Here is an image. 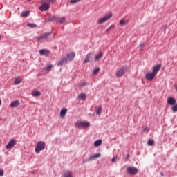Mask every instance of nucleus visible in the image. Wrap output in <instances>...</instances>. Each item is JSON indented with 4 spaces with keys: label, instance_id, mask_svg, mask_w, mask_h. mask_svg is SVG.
I'll list each match as a JSON object with an SVG mask.
<instances>
[{
    "label": "nucleus",
    "instance_id": "f257e3e1",
    "mask_svg": "<svg viewBox=\"0 0 177 177\" xmlns=\"http://www.w3.org/2000/svg\"><path fill=\"white\" fill-rule=\"evenodd\" d=\"M75 57V53H69L65 55L61 60L57 63V66H64V64H67L68 62H72Z\"/></svg>",
    "mask_w": 177,
    "mask_h": 177
},
{
    "label": "nucleus",
    "instance_id": "f03ea898",
    "mask_svg": "<svg viewBox=\"0 0 177 177\" xmlns=\"http://www.w3.org/2000/svg\"><path fill=\"white\" fill-rule=\"evenodd\" d=\"M76 127L79 129L81 128H89L91 127V123L89 122H82V121H78L76 124Z\"/></svg>",
    "mask_w": 177,
    "mask_h": 177
},
{
    "label": "nucleus",
    "instance_id": "7ed1b4c3",
    "mask_svg": "<svg viewBox=\"0 0 177 177\" xmlns=\"http://www.w3.org/2000/svg\"><path fill=\"white\" fill-rule=\"evenodd\" d=\"M127 172L129 175L135 176L138 174V168L135 167H129L127 169Z\"/></svg>",
    "mask_w": 177,
    "mask_h": 177
},
{
    "label": "nucleus",
    "instance_id": "20e7f679",
    "mask_svg": "<svg viewBox=\"0 0 177 177\" xmlns=\"http://www.w3.org/2000/svg\"><path fill=\"white\" fill-rule=\"evenodd\" d=\"M45 149V143L44 142H37L35 147V153H38L39 151L44 150Z\"/></svg>",
    "mask_w": 177,
    "mask_h": 177
},
{
    "label": "nucleus",
    "instance_id": "39448f33",
    "mask_svg": "<svg viewBox=\"0 0 177 177\" xmlns=\"http://www.w3.org/2000/svg\"><path fill=\"white\" fill-rule=\"evenodd\" d=\"M111 17H113V14L111 13L105 15L102 18H100L98 19V24H103V23H106V21H107V20H109V19H111Z\"/></svg>",
    "mask_w": 177,
    "mask_h": 177
},
{
    "label": "nucleus",
    "instance_id": "423d86ee",
    "mask_svg": "<svg viewBox=\"0 0 177 177\" xmlns=\"http://www.w3.org/2000/svg\"><path fill=\"white\" fill-rule=\"evenodd\" d=\"M125 70H127V66H122L116 72V77H118V78L122 77V75L125 74Z\"/></svg>",
    "mask_w": 177,
    "mask_h": 177
},
{
    "label": "nucleus",
    "instance_id": "0eeeda50",
    "mask_svg": "<svg viewBox=\"0 0 177 177\" xmlns=\"http://www.w3.org/2000/svg\"><path fill=\"white\" fill-rule=\"evenodd\" d=\"M17 143V141L15 139H11L8 144L6 146V149H13L15 147V145Z\"/></svg>",
    "mask_w": 177,
    "mask_h": 177
},
{
    "label": "nucleus",
    "instance_id": "6e6552de",
    "mask_svg": "<svg viewBox=\"0 0 177 177\" xmlns=\"http://www.w3.org/2000/svg\"><path fill=\"white\" fill-rule=\"evenodd\" d=\"M56 0H45V10H49L50 8V3H55Z\"/></svg>",
    "mask_w": 177,
    "mask_h": 177
},
{
    "label": "nucleus",
    "instance_id": "1a4fd4ad",
    "mask_svg": "<svg viewBox=\"0 0 177 177\" xmlns=\"http://www.w3.org/2000/svg\"><path fill=\"white\" fill-rule=\"evenodd\" d=\"M156 75L155 73H153V72L148 73L145 74V78L148 81H152L153 79L156 77Z\"/></svg>",
    "mask_w": 177,
    "mask_h": 177
},
{
    "label": "nucleus",
    "instance_id": "9d476101",
    "mask_svg": "<svg viewBox=\"0 0 177 177\" xmlns=\"http://www.w3.org/2000/svg\"><path fill=\"white\" fill-rule=\"evenodd\" d=\"M102 156V154L100 153H96L93 156H91L88 159L87 161H92L93 160H96V158H99Z\"/></svg>",
    "mask_w": 177,
    "mask_h": 177
},
{
    "label": "nucleus",
    "instance_id": "9b49d317",
    "mask_svg": "<svg viewBox=\"0 0 177 177\" xmlns=\"http://www.w3.org/2000/svg\"><path fill=\"white\" fill-rule=\"evenodd\" d=\"M167 103L168 104H170V106H174L176 103V100L172 97H170L167 99Z\"/></svg>",
    "mask_w": 177,
    "mask_h": 177
},
{
    "label": "nucleus",
    "instance_id": "f8f14e48",
    "mask_svg": "<svg viewBox=\"0 0 177 177\" xmlns=\"http://www.w3.org/2000/svg\"><path fill=\"white\" fill-rule=\"evenodd\" d=\"M161 68V65H156L153 67L152 73L157 75V73L160 71V69Z\"/></svg>",
    "mask_w": 177,
    "mask_h": 177
},
{
    "label": "nucleus",
    "instance_id": "ddd939ff",
    "mask_svg": "<svg viewBox=\"0 0 177 177\" xmlns=\"http://www.w3.org/2000/svg\"><path fill=\"white\" fill-rule=\"evenodd\" d=\"M92 55H93V53H88L86 55V58L84 60V63H89V60H91V57H92Z\"/></svg>",
    "mask_w": 177,
    "mask_h": 177
},
{
    "label": "nucleus",
    "instance_id": "4468645a",
    "mask_svg": "<svg viewBox=\"0 0 177 177\" xmlns=\"http://www.w3.org/2000/svg\"><path fill=\"white\" fill-rule=\"evenodd\" d=\"M20 104V101L19 100H17L15 101H13L10 104V107H17Z\"/></svg>",
    "mask_w": 177,
    "mask_h": 177
},
{
    "label": "nucleus",
    "instance_id": "2eb2a0df",
    "mask_svg": "<svg viewBox=\"0 0 177 177\" xmlns=\"http://www.w3.org/2000/svg\"><path fill=\"white\" fill-rule=\"evenodd\" d=\"M86 99V95H85V93H80L77 97V100L79 101L85 100Z\"/></svg>",
    "mask_w": 177,
    "mask_h": 177
},
{
    "label": "nucleus",
    "instance_id": "dca6fc26",
    "mask_svg": "<svg viewBox=\"0 0 177 177\" xmlns=\"http://www.w3.org/2000/svg\"><path fill=\"white\" fill-rule=\"evenodd\" d=\"M32 96H34L35 97H37L38 96H41V92L37 90H33L32 91Z\"/></svg>",
    "mask_w": 177,
    "mask_h": 177
},
{
    "label": "nucleus",
    "instance_id": "f3484780",
    "mask_svg": "<svg viewBox=\"0 0 177 177\" xmlns=\"http://www.w3.org/2000/svg\"><path fill=\"white\" fill-rule=\"evenodd\" d=\"M66 114H67V109H63L60 111V117H66Z\"/></svg>",
    "mask_w": 177,
    "mask_h": 177
},
{
    "label": "nucleus",
    "instance_id": "a211bd4d",
    "mask_svg": "<svg viewBox=\"0 0 177 177\" xmlns=\"http://www.w3.org/2000/svg\"><path fill=\"white\" fill-rule=\"evenodd\" d=\"M103 56V53L100 52L99 54L95 55V61L97 62L98 60H100V58Z\"/></svg>",
    "mask_w": 177,
    "mask_h": 177
},
{
    "label": "nucleus",
    "instance_id": "6ab92c4d",
    "mask_svg": "<svg viewBox=\"0 0 177 177\" xmlns=\"http://www.w3.org/2000/svg\"><path fill=\"white\" fill-rule=\"evenodd\" d=\"M21 82V78L16 77L15 79L14 85H19Z\"/></svg>",
    "mask_w": 177,
    "mask_h": 177
},
{
    "label": "nucleus",
    "instance_id": "aec40b11",
    "mask_svg": "<svg viewBox=\"0 0 177 177\" xmlns=\"http://www.w3.org/2000/svg\"><path fill=\"white\" fill-rule=\"evenodd\" d=\"M30 14V11H23L21 14V17H27Z\"/></svg>",
    "mask_w": 177,
    "mask_h": 177
},
{
    "label": "nucleus",
    "instance_id": "412c9836",
    "mask_svg": "<svg viewBox=\"0 0 177 177\" xmlns=\"http://www.w3.org/2000/svg\"><path fill=\"white\" fill-rule=\"evenodd\" d=\"M102 110H103V108H102V106H99L95 111L96 114L97 115H100V114H102Z\"/></svg>",
    "mask_w": 177,
    "mask_h": 177
},
{
    "label": "nucleus",
    "instance_id": "4be33fe9",
    "mask_svg": "<svg viewBox=\"0 0 177 177\" xmlns=\"http://www.w3.org/2000/svg\"><path fill=\"white\" fill-rule=\"evenodd\" d=\"M53 68V65L50 64L48 65L47 67H46L45 68V71L46 73H49V71H50V70H52V68Z\"/></svg>",
    "mask_w": 177,
    "mask_h": 177
},
{
    "label": "nucleus",
    "instance_id": "5701e85b",
    "mask_svg": "<svg viewBox=\"0 0 177 177\" xmlns=\"http://www.w3.org/2000/svg\"><path fill=\"white\" fill-rule=\"evenodd\" d=\"M64 177H73V173L71 171H66L64 174Z\"/></svg>",
    "mask_w": 177,
    "mask_h": 177
},
{
    "label": "nucleus",
    "instance_id": "b1692460",
    "mask_svg": "<svg viewBox=\"0 0 177 177\" xmlns=\"http://www.w3.org/2000/svg\"><path fill=\"white\" fill-rule=\"evenodd\" d=\"M102 140H97L94 142V146H95L96 147H97L98 146H100V145H102Z\"/></svg>",
    "mask_w": 177,
    "mask_h": 177
},
{
    "label": "nucleus",
    "instance_id": "393cba45",
    "mask_svg": "<svg viewBox=\"0 0 177 177\" xmlns=\"http://www.w3.org/2000/svg\"><path fill=\"white\" fill-rule=\"evenodd\" d=\"M28 27H30V28H37V24H31V23H28L27 24Z\"/></svg>",
    "mask_w": 177,
    "mask_h": 177
},
{
    "label": "nucleus",
    "instance_id": "a878e982",
    "mask_svg": "<svg viewBox=\"0 0 177 177\" xmlns=\"http://www.w3.org/2000/svg\"><path fill=\"white\" fill-rule=\"evenodd\" d=\"M66 21V18L65 17H62L61 18H59L58 19V23H61V24H63Z\"/></svg>",
    "mask_w": 177,
    "mask_h": 177
},
{
    "label": "nucleus",
    "instance_id": "bb28decb",
    "mask_svg": "<svg viewBox=\"0 0 177 177\" xmlns=\"http://www.w3.org/2000/svg\"><path fill=\"white\" fill-rule=\"evenodd\" d=\"M100 71V68H96L95 69H94V71H93V74H94V75H96V74H99V72Z\"/></svg>",
    "mask_w": 177,
    "mask_h": 177
},
{
    "label": "nucleus",
    "instance_id": "cd10ccee",
    "mask_svg": "<svg viewBox=\"0 0 177 177\" xmlns=\"http://www.w3.org/2000/svg\"><path fill=\"white\" fill-rule=\"evenodd\" d=\"M147 145L148 146H153L154 145V140H149Z\"/></svg>",
    "mask_w": 177,
    "mask_h": 177
},
{
    "label": "nucleus",
    "instance_id": "c85d7f7f",
    "mask_svg": "<svg viewBox=\"0 0 177 177\" xmlns=\"http://www.w3.org/2000/svg\"><path fill=\"white\" fill-rule=\"evenodd\" d=\"M53 20H56V16H53L51 18L46 19L45 21L46 23L47 21H52Z\"/></svg>",
    "mask_w": 177,
    "mask_h": 177
},
{
    "label": "nucleus",
    "instance_id": "c756f323",
    "mask_svg": "<svg viewBox=\"0 0 177 177\" xmlns=\"http://www.w3.org/2000/svg\"><path fill=\"white\" fill-rule=\"evenodd\" d=\"M39 10H41V12H45V3H43L40 6Z\"/></svg>",
    "mask_w": 177,
    "mask_h": 177
},
{
    "label": "nucleus",
    "instance_id": "7c9ffc66",
    "mask_svg": "<svg viewBox=\"0 0 177 177\" xmlns=\"http://www.w3.org/2000/svg\"><path fill=\"white\" fill-rule=\"evenodd\" d=\"M171 110L174 113H176L177 111V104L174 105L172 108Z\"/></svg>",
    "mask_w": 177,
    "mask_h": 177
},
{
    "label": "nucleus",
    "instance_id": "2f4dec72",
    "mask_svg": "<svg viewBox=\"0 0 177 177\" xmlns=\"http://www.w3.org/2000/svg\"><path fill=\"white\" fill-rule=\"evenodd\" d=\"M50 51L49 50H45V56H50Z\"/></svg>",
    "mask_w": 177,
    "mask_h": 177
},
{
    "label": "nucleus",
    "instance_id": "473e14b6",
    "mask_svg": "<svg viewBox=\"0 0 177 177\" xmlns=\"http://www.w3.org/2000/svg\"><path fill=\"white\" fill-rule=\"evenodd\" d=\"M119 24H120L121 26H125V20L122 19L120 21Z\"/></svg>",
    "mask_w": 177,
    "mask_h": 177
},
{
    "label": "nucleus",
    "instance_id": "72a5a7b5",
    "mask_svg": "<svg viewBox=\"0 0 177 177\" xmlns=\"http://www.w3.org/2000/svg\"><path fill=\"white\" fill-rule=\"evenodd\" d=\"M150 131V129L149 127H145L143 130L142 132H149Z\"/></svg>",
    "mask_w": 177,
    "mask_h": 177
},
{
    "label": "nucleus",
    "instance_id": "f704fd0d",
    "mask_svg": "<svg viewBox=\"0 0 177 177\" xmlns=\"http://www.w3.org/2000/svg\"><path fill=\"white\" fill-rule=\"evenodd\" d=\"M80 1H81V0H71V3H72V4L77 3L80 2Z\"/></svg>",
    "mask_w": 177,
    "mask_h": 177
},
{
    "label": "nucleus",
    "instance_id": "c9c22d12",
    "mask_svg": "<svg viewBox=\"0 0 177 177\" xmlns=\"http://www.w3.org/2000/svg\"><path fill=\"white\" fill-rule=\"evenodd\" d=\"M114 27H115V26L111 25V26L106 30V32H109V31H110V30H111V28H114Z\"/></svg>",
    "mask_w": 177,
    "mask_h": 177
},
{
    "label": "nucleus",
    "instance_id": "e433bc0d",
    "mask_svg": "<svg viewBox=\"0 0 177 177\" xmlns=\"http://www.w3.org/2000/svg\"><path fill=\"white\" fill-rule=\"evenodd\" d=\"M50 34H52V32H48V33H45V39H46V38H48V37H49V35H50Z\"/></svg>",
    "mask_w": 177,
    "mask_h": 177
},
{
    "label": "nucleus",
    "instance_id": "4c0bfd02",
    "mask_svg": "<svg viewBox=\"0 0 177 177\" xmlns=\"http://www.w3.org/2000/svg\"><path fill=\"white\" fill-rule=\"evenodd\" d=\"M36 39H37L38 41H41V40L44 39V37H42V36L37 37H36Z\"/></svg>",
    "mask_w": 177,
    "mask_h": 177
},
{
    "label": "nucleus",
    "instance_id": "58836bf2",
    "mask_svg": "<svg viewBox=\"0 0 177 177\" xmlns=\"http://www.w3.org/2000/svg\"><path fill=\"white\" fill-rule=\"evenodd\" d=\"M144 46H145V43H142L140 44L139 48H140V49H142L144 48Z\"/></svg>",
    "mask_w": 177,
    "mask_h": 177
},
{
    "label": "nucleus",
    "instance_id": "ea45409f",
    "mask_svg": "<svg viewBox=\"0 0 177 177\" xmlns=\"http://www.w3.org/2000/svg\"><path fill=\"white\" fill-rule=\"evenodd\" d=\"M40 55H45V49H42L40 50Z\"/></svg>",
    "mask_w": 177,
    "mask_h": 177
},
{
    "label": "nucleus",
    "instance_id": "a19ab883",
    "mask_svg": "<svg viewBox=\"0 0 177 177\" xmlns=\"http://www.w3.org/2000/svg\"><path fill=\"white\" fill-rule=\"evenodd\" d=\"M0 176H3V170L0 169Z\"/></svg>",
    "mask_w": 177,
    "mask_h": 177
},
{
    "label": "nucleus",
    "instance_id": "79ce46f5",
    "mask_svg": "<svg viewBox=\"0 0 177 177\" xmlns=\"http://www.w3.org/2000/svg\"><path fill=\"white\" fill-rule=\"evenodd\" d=\"M86 85H88V83H86V82H84L82 84L81 86H86Z\"/></svg>",
    "mask_w": 177,
    "mask_h": 177
},
{
    "label": "nucleus",
    "instance_id": "37998d69",
    "mask_svg": "<svg viewBox=\"0 0 177 177\" xmlns=\"http://www.w3.org/2000/svg\"><path fill=\"white\" fill-rule=\"evenodd\" d=\"M111 162H115V157H113V158L111 159Z\"/></svg>",
    "mask_w": 177,
    "mask_h": 177
},
{
    "label": "nucleus",
    "instance_id": "c03bdc74",
    "mask_svg": "<svg viewBox=\"0 0 177 177\" xmlns=\"http://www.w3.org/2000/svg\"><path fill=\"white\" fill-rule=\"evenodd\" d=\"M87 161H91V160H82V164H85V162H87Z\"/></svg>",
    "mask_w": 177,
    "mask_h": 177
},
{
    "label": "nucleus",
    "instance_id": "a18cd8bd",
    "mask_svg": "<svg viewBox=\"0 0 177 177\" xmlns=\"http://www.w3.org/2000/svg\"><path fill=\"white\" fill-rule=\"evenodd\" d=\"M160 175H161V176H164V173L161 172Z\"/></svg>",
    "mask_w": 177,
    "mask_h": 177
},
{
    "label": "nucleus",
    "instance_id": "49530a36",
    "mask_svg": "<svg viewBox=\"0 0 177 177\" xmlns=\"http://www.w3.org/2000/svg\"><path fill=\"white\" fill-rule=\"evenodd\" d=\"M1 104H2V100H1V99H0V106H1Z\"/></svg>",
    "mask_w": 177,
    "mask_h": 177
},
{
    "label": "nucleus",
    "instance_id": "de8ad7c7",
    "mask_svg": "<svg viewBox=\"0 0 177 177\" xmlns=\"http://www.w3.org/2000/svg\"><path fill=\"white\" fill-rule=\"evenodd\" d=\"M127 157H129V154H127Z\"/></svg>",
    "mask_w": 177,
    "mask_h": 177
},
{
    "label": "nucleus",
    "instance_id": "09e8293b",
    "mask_svg": "<svg viewBox=\"0 0 177 177\" xmlns=\"http://www.w3.org/2000/svg\"><path fill=\"white\" fill-rule=\"evenodd\" d=\"M0 39H1V35H0Z\"/></svg>",
    "mask_w": 177,
    "mask_h": 177
}]
</instances>
